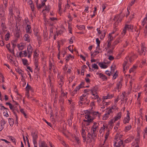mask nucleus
Segmentation results:
<instances>
[{
    "instance_id": "obj_1",
    "label": "nucleus",
    "mask_w": 147,
    "mask_h": 147,
    "mask_svg": "<svg viewBox=\"0 0 147 147\" xmlns=\"http://www.w3.org/2000/svg\"><path fill=\"white\" fill-rule=\"evenodd\" d=\"M99 124L95 122H94L93 125L91 128V131L88 133H91V134L97 137V130L98 129Z\"/></svg>"
},
{
    "instance_id": "obj_2",
    "label": "nucleus",
    "mask_w": 147,
    "mask_h": 147,
    "mask_svg": "<svg viewBox=\"0 0 147 147\" xmlns=\"http://www.w3.org/2000/svg\"><path fill=\"white\" fill-rule=\"evenodd\" d=\"M133 26L131 25L125 24L123 29L121 32V34L123 36L124 35L127 30L129 31L133 32Z\"/></svg>"
},
{
    "instance_id": "obj_3",
    "label": "nucleus",
    "mask_w": 147,
    "mask_h": 147,
    "mask_svg": "<svg viewBox=\"0 0 147 147\" xmlns=\"http://www.w3.org/2000/svg\"><path fill=\"white\" fill-rule=\"evenodd\" d=\"M96 136L91 134L90 133H88L87 138H86V144L87 143H90L92 142H94L96 140Z\"/></svg>"
},
{
    "instance_id": "obj_4",
    "label": "nucleus",
    "mask_w": 147,
    "mask_h": 147,
    "mask_svg": "<svg viewBox=\"0 0 147 147\" xmlns=\"http://www.w3.org/2000/svg\"><path fill=\"white\" fill-rule=\"evenodd\" d=\"M114 142V147H124V146L125 144L122 140L115 139Z\"/></svg>"
},
{
    "instance_id": "obj_5",
    "label": "nucleus",
    "mask_w": 147,
    "mask_h": 147,
    "mask_svg": "<svg viewBox=\"0 0 147 147\" xmlns=\"http://www.w3.org/2000/svg\"><path fill=\"white\" fill-rule=\"evenodd\" d=\"M31 134L32 136V141L34 144H37L38 138L37 131H35L34 132H32Z\"/></svg>"
},
{
    "instance_id": "obj_6",
    "label": "nucleus",
    "mask_w": 147,
    "mask_h": 147,
    "mask_svg": "<svg viewBox=\"0 0 147 147\" xmlns=\"http://www.w3.org/2000/svg\"><path fill=\"white\" fill-rule=\"evenodd\" d=\"M82 129L81 135L82 137L83 138L84 142H87L86 138H87V137H86V132L85 131V129H84L83 126H82Z\"/></svg>"
},
{
    "instance_id": "obj_7",
    "label": "nucleus",
    "mask_w": 147,
    "mask_h": 147,
    "mask_svg": "<svg viewBox=\"0 0 147 147\" xmlns=\"http://www.w3.org/2000/svg\"><path fill=\"white\" fill-rule=\"evenodd\" d=\"M129 113L128 111H127V116L125 117L123 120V123L124 124H125L129 123V122L130 119V117L129 116Z\"/></svg>"
},
{
    "instance_id": "obj_8",
    "label": "nucleus",
    "mask_w": 147,
    "mask_h": 147,
    "mask_svg": "<svg viewBox=\"0 0 147 147\" xmlns=\"http://www.w3.org/2000/svg\"><path fill=\"white\" fill-rule=\"evenodd\" d=\"M121 13L119 15L116 16L113 19V20H117V21L120 22H121L122 18L124 16V15H121Z\"/></svg>"
},
{
    "instance_id": "obj_9",
    "label": "nucleus",
    "mask_w": 147,
    "mask_h": 147,
    "mask_svg": "<svg viewBox=\"0 0 147 147\" xmlns=\"http://www.w3.org/2000/svg\"><path fill=\"white\" fill-rule=\"evenodd\" d=\"M129 59V57H126L124 59V62L123 64V71L124 72L125 71V69H127V67H125V66L128 62V60Z\"/></svg>"
},
{
    "instance_id": "obj_10",
    "label": "nucleus",
    "mask_w": 147,
    "mask_h": 147,
    "mask_svg": "<svg viewBox=\"0 0 147 147\" xmlns=\"http://www.w3.org/2000/svg\"><path fill=\"white\" fill-rule=\"evenodd\" d=\"M96 74L97 75H99V77L101 78L103 81H106L107 80V77L102 74L97 73Z\"/></svg>"
},
{
    "instance_id": "obj_11",
    "label": "nucleus",
    "mask_w": 147,
    "mask_h": 147,
    "mask_svg": "<svg viewBox=\"0 0 147 147\" xmlns=\"http://www.w3.org/2000/svg\"><path fill=\"white\" fill-rule=\"evenodd\" d=\"M0 15L1 20H5V13L4 10L2 9L0 11Z\"/></svg>"
},
{
    "instance_id": "obj_12",
    "label": "nucleus",
    "mask_w": 147,
    "mask_h": 147,
    "mask_svg": "<svg viewBox=\"0 0 147 147\" xmlns=\"http://www.w3.org/2000/svg\"><path fill=\"white\" fill-rule=\"evenodd\" d=\"M146 51V48L142 45L141 46V51L140 52V55H145Z\"/></svg>"
},
{
    "instance_id": "obj_13",
    "label": "nucleus",
    "mask_w": 147,
    "mask_h": 147,
    "mask_svg": "<svg viewBox=\"0 0 147 147\" xmlns=\"http://www.w3.org/2000/svg\"><path fill=\"white\" fill-rule=\"evenodd\" d=\"M0 123L1 125V127H0V131H1L4 128V126L6 123L5 121L3 119H2L0 121Z\"/></svg>"
},
{
    "instance_id": "obj_14",
    "label": "nucleus",
    "mask_w": 147,
    "mask_h": 147,
    "mask_svg": "<svg viewBox=\"0 0 147 147\" xmlns=\"http://www.w3.org/2000/svg\"><path fill=\"white\" fill-rule=\"evenodd\" d=\"M5 20H3V19L1 20V26L2 27V30H5V29L6 28V27L5 24Z\"/></svg>"
},
{
    "instance_id": "obj_15",
    "label": "nucleus",
    "mask_w": 147,
    "mask_h": 147,
    "mask_svg": "<svg viewBox=\"0 0 147 147\" xmlns=\"http://www.w3.org/2000/svg\"><path fill=\"white\" fill-rule=\"evenodd\" d=\"M9 107L10 108V109L12 110V112H13L14 114L15 115L16 118V120H17L18 119V117L17 115L16 114V113L14 111V110H16V107H14L13 108V107L11 104L9 106Z\"/></svg>"
},
{
    "instance_id": "obj_16",
    "label": "nucleus",
    "mask_w": 147,
    "mask_h": 147,
    "mask_svg": "<svg viewBox=\"0 0 147 147\" xmlns=\"http://www.w3.org/2000/svg\"><path fill=\"white\" fill-rule=\"evenodd\" d=\"M90 91H91V93L94 96V98L95 99L98 98H99L98 96L97 95H96L95 94L93 93L94 92H95V87L92 88V89L90 90Z\"/></svg>"
},
{
    "instance_id": "obj_17",
    "label": "nucleus",
    "mask_w": 147,
    "mask_h": 147,
    "mask_svg": "<svg viewBox=\"0 0 147 147\" xmlns=\"http://www.w3.org/2000/svg\"><path fill=\"white\" fill-rule=\"evenodd\" d=\"M121 41L120 37L116 39V40L113 42V47L117 45Z\"/></svg>"
},
{
    "instance_id": "obj_18",
    "label": "nucleus",
    "mask_w": 147,
    "mask_h": 147,
    "mask_svg": "<svg viewBox=\"0 0 147 147\" xmlns=\"http://www.w3.org/2000/svg\"><path fill=\"white\" fill-rule=\"evenodd\" d=\"M142 25L143 26H144L145 24H146V26L145 28H147V16L144 18L143 21L142 23Z\"/></svg>"
},
{
    "instance_id": "obj_19",
    "label": "nucleus",
    "mask_w": 147,
    "mask_h": 147,
    "mask_svg": "<svg viewBox=\"0 0 147 147\" xmlns=\"http://www.w3.org/2000/svg\"><path fill=\"white\" fill-rule=\"evenodd\" d=\"M59 102L60 103V104L63 105L64 103V96L61 95L59 97Z\"/></svg>"
},
{
    "instance_id": "obj_20",
    "label": "nucleus",
    "mask_w": 147,
    "mask_h": 147,
    "mask_svg": "<svg viewBox=\"0 0 147 147\" xmlns=\"http://www.w3.org/2000/svg\"><path fill=\"white\" fill-rule=\"evenodd\" d=\"M121 112H119L118 113L116 116L114 117L115 119V120L117 121L119 119H120L121 118Z\"/></svg>"
},
{
    "instance_id": "obj_21",
    "label": "nucleus",
    "mask_w": 147,
    "mask_h": 147,
    "mask_svg": "<svg viewBox=\"0 0 147 147\" xmlns=\"http://www.w3.org/2000/svg\"><path fill=\"white\" fill-rule=\"evenodd\" d=\"M24 38L25 41H27L28 42H30V40L29 38V35L28 34H26L24 36Z\"/></svg>"
},
{
    "instance_id": "obj_22",
    "label": "nucleus",
    "mask_w": 147,
    "mask_h": 147,
    "mask_svg": "<svg viewBox=\"0 0 147 147\" xmlns=\"http://www.w3.org/2000/svg\"><path fill=\"white\" fill-rule=\"evenodd\" d=\"M123 81V79L121 78L120 79V81L117 84V86L118 88V89L121 88L122 86V82Z\"/></svg>"
},
{
    "instance_id": "obj_23",
    "label": "nucleus",
    "mask_w": 147,
    "mask_h": 147,
    "mask_svg": "<svg viewBox=\"0 0 147 147\" xmlns=\"http://www.w3.org/2000/svg\"><path fill=\"white\" fill-rule=\"evenodd\" d=\"M26 30L27 33H31V29L30 26L28 24L27 25Z\"/></svg>"
},
{
    "instance_id": "obj_24",
    "label": "nucleus",
    "mask_w": 147,
    "mask_h": 147,
    "mask_svg": "<svg viewBox=\"0 0 147 147\" xmlns=\"http://www.w3.org/2000/svg\"><path fill=\"white\" fill-rule=\"evenodd\" d=\"M98 65L101 67V68L105 69L107 67V66L104 65L102 62H100L98 63Z\"/></svg>"
},
{
    "instance_id": "obj_25",
    "label": "nucleus",
    "mask_w": 147,
    "mask_h": 147,
    "mask_svg": "<svg viewBox=\"0 0 147 147\" xmlns=\"http://www.w3.org/2000/svg\"><path fill=\"white\" fill-rule=\"evenodd\" d=\"M27 49L28 53H32V48L30 44L28 46Z\"/></svg>"
},
{
    "instance_id": "obj_26",
    "label": "nucleus",
    "mask_w": 147,
    "mask_h": 147,
    "mask_svg": "<svg viewBox=\"0 0 147 147\" xmlns=\"http://www.w3.org/2000/svg\"><path fill=\"white\" fill-rule=\"evenodd\" d=\"M122 136L123 135L120 134H117L115 136V139L117 140H122L121 138Z\"/></svg>"
},
{
    "instance_id": "obj_27",
    "label": "nucleus",
    "mask_w": 147,
    "mask_h": 147,
    "mask_svg": "<svg viewBox=\"0 0 147 147\" xmlns=\"http://www.w3.org/2000/svg\"><path fill=\"white\" fill-rule=\"evenodd\" d=\"M93 114H92V115L93 116L92 117H93L94 118L97 115L98 116V117H100V114L98 112H96L95 111H93Z\"/></svg>"
},
{
    "instance_id": "obj_28",
    "label": "nucleus",
    "mask_w": 147,
    "mask_h": 147,
    "mask_svg": "<svg viewBox=\"0 0 147 147\" xmlns=\"http://www.w3.org/2000/svg\"><path fill=\"white\" fill-rule=\"evenodd\" d=\"M107 126H106L105 125H103V127H102L100 128L99 132H100V133H101L102 132V131H104L105 129V128H106L107 129Z\"/></svg>"
},
{
    "instance_id": "obj_29",
    "label": "nucleus",
    "mask_w": 147,
    "mask_h": 147,
    "mask_svg": "<svg viewBox=\"0 0 147 147\" xmlns=\"http://www.w3.org/2000/svg\"><path fill=\"white\" fill-rule=\"evenodd\" d=\"M22 61L24 65H29L28 63V60L26 59H22Z\"/></svg>"
},
{
    "instance_id": "obj_30",
    "label": "nucleus",
    "mask_w": 147,
    "mask_h": 147,
    "mask_svg": "<svg viewBox=\"0 0 147 147\" xmlns=\"http://www.w3.org/2000/svg\"><path fill=\"white\" fill-rule=\"evenodd\" d=\"M45 21H46L47 22L48 24H49L50 26H52L54 24V22H52V21H51L50 19H49L48 20L45 19Z\"/></svg>"
},
{
    "instance_id": "obj_31",
    "label": "nucleus",
    "mask_w": 147,
    "mask_h": 147,
    "mask_svg": "<svg viewBox=\"0 0 147 147\" xmlns=\"http://www.w3.org/2000/svg\"><path fill=\"white\" fill-rule=\"evenodd\" d=\"M30 90H32V88L28 84H27L26 87V91H29Z\"/></svg>"
},
{
    "instance_id": "obj_32",
    "label": "nucleus",
    "mask_w": 147,
    "mask_h": 147,
    "mask_svg": "<svg viewBox=\"0 0 147 147\" xmlns=\"http://www.w3.org/2000/svg\"><path fill=\"white\" fill-rule=\"evenodd\" d=\"M115 119L114 118L111 120V121L109 122V123L110 124L111 126L112 127V128L113 127V123L115 122L116 121H117V120H115Z\"/></svg>"
},
{
    "instance_id": "obj_33",
    "label": "nucleus",
    "mask_w": 147,
    "mask_h": 147,
    "mask_svg": "<svg viewBox=\"0 0 147 147\" xmlns=\"http://www.w3.org/2000/svg\"><path fill=\"white\" fill-rule=\"evenodd\" d=\"M9 31H8L7 33L5 35V40L7 41L9 40Z\"/></svg>"
},
{
    "instance_id": "obj_34",
    "label": "nucleus",
    "mask_w": 147,
    "mask_h": 147,
    "mask_svg": "<svg viewBox=\"0 0 147 147\" xmlns=\"http://www.w3.org/2000/svg\"><path fill=\"white\" fill-rule=\"evenodd\" d=\"M40 70V68L38 67V66H35L34 72L35 73H38Z\"/></svg>"
},
{
    "instance_id": "obj_35",
    "label": "nucleus",
    "mask_w": 147,
    "mask_h": 147,
    "mask_svg": "<svg viewBox=\"0 0 147 147\" xmlns=\"http://www.w3.org/2000/svg\"><path fill=\"white\" fill-rule=\"evenodd\" d=\"M131 128V125H129L126 126L125 127V131H127L129 130Z\"/></svg>"
},
{
    "instance_id": "obj_36",
    "label": "nucleus",
    "mask_w": 147,
    "mask_h": 147,
    "mask_svg": "<svg viewBox=\"0 0 147 147\" xmlns=\"http://www.w3.org/2000/svg\"><path fill=\"white\" fill-rule=\"evenodd\" d=\"M61 3H62L61 1H59V3H58V7L59 10V13L60 14H61V13L60 12V11L61 9Z\"/></svg>"
},
{
    "instance_id": "obj_37",
    "label": "nucleus",
    "mask_w": 147,
    "mask_h": 147,
    "mask_svg": "<svg viewBox=\"0 0 147 147\" xmlns=\"http://www.w3.org/2000/svg\"><path fill=\"white\" fill-rule=\"evenodd\" d=\"M109 117V115L107 113H105L102 119L104 120H106Z\"/></svg>"
},
{
    "instance_id": "obj_38",
    "label": "nucleus",
    "mask_w": 147,
    "mask_h": 147,
    "mask_svg": "<svg viewBox=\"0 0 147 147\" xmlns=\"http://www.w3.org/2000/svg\"><path fill=\"white\" fill-rule=\"evenodd\" d=\"M76 27L79 30H82L85 28V26L84 25H80L79 26L77 25L76 26Z\"/></svg>"
},
{
    "instance_id": "obj_39",
    "label": "nucleus",
    "mask_w": 147,
    "mask_h": 147,
    "mask_svg": "<svg viewBox=\"0 0 147 147\" xmlns=\"http://www.w3.org/2000/svg\"><path fill=\"white\" fill-rule=\"evenodd\" d=\"M9 16H10V18L13 17V15L14 14L13 13V9L12 8L9 9Z\"/></svg>"
},
{
    "instance_id": "obj_40",
    "label": "nucleus",
    "mask_w": 147,
    "mask_h": 147,
    "mask_svg": "<svg viewBox=\"0 0 147 147\" xmlns=\"http://www.w3.org/2000/svg\"><path fill=\"white\" fill-rule=\"evenodd\" d=\"M8 137L11 140L12 142L16 143V139L13 137L11 136H9Z\"/></svg>"
},
{
    "instance_id": "obj_41",
    "label": "nucleus",
    "mask_w": 147,
    "mask_h": 147,
    "mask_svg": "<svg viewBox=\"0 0 147 147\" xmlns=\"http://www.w3.org/2000/svg\"><path fill=\"white\" fill-rule=\"evenodd\" d=\"M85 118L86 119H93V120L94 119V118L93 117H92L91 115H90L86 114L85 115Z\"/></svg>"
},
{
    "instance_id": "obj_42",
    "label": "nucleus",
    "mask_w": 147,
    "mask_h": 147,
    "mask_svg": "<svg viewBox=\"0 0 147 147\" xmlns=\"http://www.w3.org/2000/svg\"><path fill=\"white\" fill-rule=\"evenodd\" d=\"M20 112L24 115L25 117V118H27V117L26 116L27 115L25 113V111H24V109H20Z\"/></svg>"
},
{
    "instance_id": "obj_43",
    "label": "nucleus",
    "mask_w": 147,
    "mask_h": 147,
    "mask_svg": "<svg viewBox=\"0 0 147 147\" xmlns=\"http://www.w3.org/2000/svg\"><path fill=\"white\" fill-rule=\"evenodd\" d=\"M7 30H3V32H0V34L1 38H3V35L5 34V32Z\"/></svg>"
},
{
    "instance_id": "obj_44",
    "label": "nucleus",
    "mask_w": 147,
    "mask_h": 147,
    "mask_svg": "<svg viewBox=\"0 0 147 147\" xmlns=\"http://www.w3.org/2000/svg\"><path fill=\"white\" fill-rule=\"evenodd\" d=\"M53 66V65L52 63L51 62H50L49 63V72L51 73V69L52 68V67Z\"/></svg>"
},
{
    "instance_id": "obj_45",
    "label": "nucleus",
    "mask_w": 147,
    "mask_h": 147,
    "mask_svg": "<svg viewBox=\"0 0 147 147\" xmlns=\"http://www.w3.org/2000/svg\"><path fill=\"white\" fill-rule=\"evenodd\" d=\"M84 121L85 122H87L88 123H90L92 122L93 121V119H90L87 120H84Z\"/></svg>"
},
{
    "instance_id": "obj_46",
    "label": "nucleus",
    "mask_w": 147,
    "mask_h": 147,
    "mask_svg": "<svg viewBox=\"0 0 147 147\" xmlns=\"http://www.w3.org/2000/svg\"><path fill=\"white\" fill-rule=\"evenodd\" d=\"M106 34V32L105 31H102V34H101L100 36V38L101 39L103 38L105 36Z\"/></svg>"
},
{
    "instance_id": "obj_47",
    "label": "nucleus",
    "mask_w": 147,
    "mask_h": 147,
    "mask_svg": "<svg viewBox=\"0 0 147 147\" xmlns=\"http://www.w3.org/2000/svg\"><path fill=\"white\" fill-rule=\"evenodd\" d=\"M17 46L19 50H22L23 49L24 46L22 45L20 46L19 44H18Z\"/></svg>"
},
{
    "instance_id": "obj_48",
    "label": "nucleus",
    "mask_w": 147,
    "mask_h": 147,
    "mask_svg": "<svg viewBox=\"0 0 147 147\" xmlns=\"http://www.w3.org/2000/svg\"><path fill=\"white\" fill-rule=\"evenodd\" d=\"M21 20L20 17L18 16L16 19V23H18Z\"/></svg>"
},
{
    "instance_id": "obj_49",
    "label": "nucleus",
    "mask_w": 147,
    "mask_h": 147,
    "mask_svg": "<svg viewBox=\"0 0 147 147\" xmlns=\"http://www.w3.org/2000/svg\"><path fill=\"white\" fill-rule=\"evenodd\" d=\"M125 92H123L122 93V94L121 95V96H122V98L121 99V101H123L124 100V98H125Z\"/></svg>"
},
{
    "instance_id": "obj_50",
    "label": "nucleus",
    "mask_w": 147,
    "mask_h": 147,
    "mask_svg": "<svg viewBox=\"0 0 147 147\" xmlns=\"http://www.w3.org/2000/svg\"><path fill=\"white\" fill-rule=\"evenodd\" d=\"M42 120L45 121V122L47 124L49 125V126H50V127H52V124H51L50 123H49V122H48L45 119H43Z\"/></svg>"
},
{
    "instance_id": "obj_51",
    "label": "nucleus",
    "mask_w": 147,
    "mask_h": 147,
    "mask_svg": "<svg viewBox=\"0 0 147 147\" xmlns=\"http://www.w3.org/2000/svg\"><path fill=\"white\" fill-rule=\"evenodd\" d=\"M50 6L48 5L47 7V6H46L45 8V9H44L42 10V11H44L45 10L48 11V12H49L50 11Z\"/></svg>"
},
{
    "instance_id": "obj_52",
    "label": "nucleus",
    "mask_w": 147,
    "mask_h": 147,
    "mask_svg": "<svg viewBox=\"0 0 147 147\" xmlns=\"http://www.w3.org/2000/svg\"><path fill=\"white\" fill-rule=\"evenodd\" d=\"M113 38L112 36H109V39L107 42H111V41L113 40Z\"/></svg>"
},
{
    "instance_id": "obj_53",
    "label": "nucleus",
    "mask_w": 147,
    "mask_h": 147,
    "mask_svg": "<svg viewBox=\"0 0 147 147\" xmlns=\"http://www.w3.org/2000/svg\"><path fill=\"white\" fill-rule=\"evenodd\" d=\"M92 68H94L95 69H98V66L95 63L93 65H92Z\"/></svg>"
},
{
    "instance_id": "obj_54",
    "label": "nucleus",
    "mask_w": 147,
    "mask_h": 147,
    "mask_svg": "<svg viewBox=\"0 0 147 147\" xmlns=\"http://www.w3.org/2000/svg\"><path fill=\"white\" fill-rule=\"evenodd\" d=\"M3 3L4 5L6 7L7 5L8 0H3Z\"/></svg>"
},
{
    "instance_id": "obj_55",
    "label": "nucleus",
    "mask_w": 147,
    "mask_h": 147,
    "mask_svg": "<svg viewBox=\"0 0 147 147\" xmlns=\"http://www.w3.org/2000/svg\"><path fill=\"white\" fill-rule=\"evenodd\" d=\"M129 42L127 41H126L125 42V43L124 44L123 46V48H126L129 44Z\"/></svg>"
},
{
    "instance_id": "obj_56",
    "label": "nucleus",
    "mask_w": 147,
    "mask_h": 147,
    "mask_svg": "<svg viewBox=\"0 0 147 147\" xmlns=\"http://www.w3.org/2000/svg\"><path fill=\"white\" fill-rule=\"evenodd\" d=\"M117 71H116V72L114 74L113 77V79L115 80L118 76V74H117Z\"/></svg>"
},
{
    "instance_id": "obj_57",
    "label": "nucleus",
    "mask_w": 147,
    "mask_h": 147,
    "mask_svg": "<svg viewBox=\"0 0 147 147\" xmlns=\"http://www.w3.org/2000/svg\"><path fill=\"white\" fill-rule=\"evenodd\" d=\"M6 47L8 49L9 51H10L12 53L10 49V46L9 43H8L6 45Z\"/></svg>"
},
{
    "instance_id": "obj_58",
    "label": "nucleus",
    "mask_w": 147,
    "mask_h": 147,
    "mask_svg": "<svg viewBox=\"0 0 147 147\" xmlns=\"http://www.w3.org/2000/svg\"><path fill=\"white\" fill-rule=\"evenodd\" d=\"M20 74L21 75L22 77V78L21 79V80L23 82H25V79L24 78V77L23 75V74L22 73H20Z\"/></svg>"
},
{
    "instance_id": "obj_59",
    "label": "nucleus",
    "mask_w": 147,
    "mask_h": 147,
    "mask_svg": "<svg viewBox=\"0 0 147 147\" xmlns=\"http://www.w3.org/2000/svg\"><path fill=\"white\" fill-rule=\"evenodd\" d=\"M96 41L98 46L99 47L100 42V41L99 40L98 38H96Z\"/></svg>"
},
{
    "instance_id": "obj_60",
    "label": "nucleus",
    "mask_w": 147,
    "mask_h": 147,
    "mask_svg": "<svg viewBox=\"0 0 147 147\" xmlns=\"http://www.w3.org/2000/svg\"><path fill=\"white\" fill-rule=\"evenodd\" d=\"M105 140L104 141V143L102 144H100L99 145V147H106V145L105 144Z\"/></svg>"
},
{
    "instance_id": "obj_61",
    "label": "nucleus",
    "mask_w": 147,
    "mask_h": 147,
    "mask_svg": "<svg viewBox=\"0 0 147 147\" xmlns=\"http://www.w3.org/2000/svg\"><path fill=\"white\" fill-rule=\"evenodd\" d=\"M60 107L61 110L63 111H64L65 110V109L64 107L63 104L62 105L61 104H60Z\"/></svg>"
},
{
    "instance_id": "obj_62",
    "label": "nucleus",
    "mask_w": 147,
    "mask_h": 147,
    "mask_svg": "<svg viewBox=\"0 0 147 147\" xmlns=\"http://www.w3.org/2000/svg\"><path fill=\"white\" fill-rule=\"evenodd\" d=\"M131 141V139L129 138H128L127 139L125 140L124 142L125 143H127Z\"/></svg>"
},
{
    "instance_id": "obj_63",
    "label": "nucleus",
    "mask_w": 147,
    "mask_h": 147,
    "mask_svg": "<svg viewBox=\"0 0 147 147\" xmlns=\"http://www.w3.org/2000/svg\"><path fill=\"white\" fill-rule=\"evenodd\" d=\"M68 49H69V50L72 53H73V49L72 48H71V46L70 45L68 47Z\"/></svg>"
},
{
    "instance_id": "obj_64",
    "label": "nucleus",
    "mask_w": 147,
    "mask_h": 147,
    "mask_svg": "<svg viewBox=\"0 0 147 147\" xmlns=\"http://www.w3.org/2000/svg\"><path fill=\"white\" fill-rule=\"evenodd\" d=\"M119 22H119L118 21H117H117L115 22V23L114 24V27L115 28L118 25V23Z\"/></svg>"
}]
</instances>
